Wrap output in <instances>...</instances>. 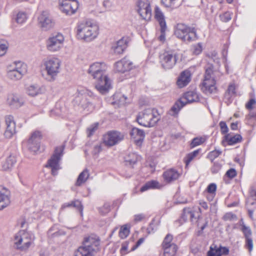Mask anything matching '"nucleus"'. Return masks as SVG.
I'll return each instance as SVG.
<instances>
[{"label":"nucleus","mask_w":256,"mask_h":256,"mask_svg":"<svg viewBox=\"0 0 256 256\" xmlns=\"http://www.w3.org/2000/svg\"><path fill=\"white\" fill-rule=\"evenodd\" d=\"M76 36L78 40L90 42L95 40L99 34L98 26L91 20H83L77 24Z\"/></svg>","instance_id":"obj_1"},{"label":"nucleus","mask_w":256,"mask_h":256,"mask_svg":"<svg viewBox=\"0 0 256 256\" xmlns=\"http://www.w3.org/2000/svg\"><path fill=\"white\" fill-rule=\"evenodd\" d=\"M95 98L96 96L93 92L88 90L84 88L78 90V94L74 100V104L84 110H87V111H90L94 108L92 100Z\"/></svg>","instance_id":"obj_2"},{"label":"nucleus","mask_w":256,"mask_h":256,"mask_svg":"<svg viewBox=\"0 0 256 256\" xmlns=\"http://www.w3.org/2000/svg\"><path fill=\"white\" fill-rule=\"evenodd\" d=\"M160 118V115L156 109L147 108L138 114L136 120L140 125L151 127L154 126Z\"/></svg>","instance_id":"obj_3"},{"label":"nucleus","mask_w":256,"mask_h":256,"mask_svg":"<svg viewBox=\"0 0 256 256\" xmlns=\"http://www.w3.org/2000/svg\"><path fill=\"white\" fill-rule=\"evenodd\" d=\"M27 72V65L21 61H15L6 67V78L13 82L22 78Z\"/></svg>","instance_id":"obj_4"},{"label":"nucleus","mask_w":256,"mask_h":256,"mask_svg":"<svg viewBox=\"0 0 256 256\" xmlns=\"http://www.w3.org/2000/svg\"><path fill=\"white\" fill-rule=\"evenodd\" d=\"M34 235L25 230H20L14 238V246L20 251H26L34 243Z\"/></svg>","instance_id":"obj_5"},{"label":"nucleus","mask_w":256,"mask_h":256,"mask_svg":"<svg viewBox=\"0 0 256 256\" xmlns=\"http://www.w3.org/2000/svg\"><path fill=\"white\" fill-rule=\"evenodd\" d=\"M61 60L55 57L48 58L44 62L46 72V80L48 82H54L60 71Z\"/></svg>","instance_id":"obj_6"},{"label":"nucleus","mask_w":256,"mask_h":256,"mask_svg":"<svg viewBox=\"0 0 256 256\" xmlns=\"http://www.w3.org/2000/svg\"><path fill=\"white\" fill-rule=\"evenodd\" d=\"M178 53L172 50L162 52L159 54V63L160 67L164 70L172 68L178 60Z\"/></svg>","instance_id":"obj_7"},{"label":"nucleus","mask_w":256,"mask_h":256,"mask_svg":"<svg viewBox=\"0 0 256 256\" xmlns=\"http://www.w3.org/2000/svg\"><path fill=\"white\" fill-rule=\"evenodd\" d=\"M83 244L76 252L75 256H93L99 250V242L92 238H86Z\"/></svg>","instance_id":"obj_8"},{"label":"nucleus","mask_w":256,"mask_h":256,"mask_svg":"<svg viewBox=\"0 0 256 256\" xmlns=\"http://www.w3.org/2000/svg\"><path fill=\"white\" fill-rule=\"evenodd\" d=\"M175 36L183 42H190L198 38L194 28H190L183 24H178L174 30Z\"/></svg>","instance_id":"obj_9"},{"label":"nucleus","mask_w":256,"mask_h":256,"mask_svg":"<svg viewBox=\"0 0 256 256\" xmlns=\"http://www.w3.org/2000/svg\"><path fill=\"white\" fill-rule=\"evenodd\" d=\"M212 66H208L206 68L204 80L201 88L202 91L206 94L214 93L216 90L215 80L212 76Z\"/></svg>","instance_id":"obj_10"},{"label":"nucleus","mask_w":256,"mask_h":256,"mask_svg":"<svg viewBox=\"0 0 256 256\" xmlns=\"http://www.w3.org/2000/svg\"><path fill=\"white\" fill-rule=\"evenodd\" d=\"M64 150V146L56 148L54 154L46 166V167L51 169V172L53 176H56L58 174V171L60 168L59 162L62 156Z\"/></svg>","instance_id":"obj_11"},{"label":"nucleus","mask_w":256,"mask_h":256,"mask_svg":"<svg viewBox=\"0 0 256 256\" xmlns=\"http://www.w3.org/2000/svg\"><path fill=\"white\" fill-rule=\"evenodd\" d=\"M38 24L43 31H48L53 28L55 26V21L47 10L42 11L37 18Z\"/></svg>","instance_id":"obj_12"},{"label":"nucleus","mask_w":256,"mask_h":256,"mask_svg":"<svg viewBox=\"0 0 256 256\" xmlns=\"http://www.w3.org/2000/svg\"><path fill=\"white\" fill-rule=\"evenodd\" d=\"M64 40V38L62 34H52L46 41V48L51 52L59 51L63 47Z\"/></svg>","instance_id":"obj_13"},{"label":"nucleus","mask_w":256,"mask_h":256,"mask_svg":"<svg viewBox=\"0 0 256 256\" xmlns=\"http://www.w3.org/2000/svg\"><path fill=\"white\" fill-rule=\"evenodd\" d=\"M124 134L117 130H110L103 136L104 144L108 147L115 146L124 139Z\"/></svg>","instance_id":"obj_14"},{"label":"nucleus","mask_w":256,"mask_h":256,"mask_svg":"<svg viewBox=\"0 0 256 256\" xmlns=\"http://www.w3.org/2000/svg\"><path fill=\"white\" fill-rule=\"evenodd\" d=\"M94 86L101 94H106L112 88V80L108 74L94 80Z\"/></svg>","instance_id":"obj_15"},{"label":"nucleus","mask_w":256,"mask_h":256,"mask_svg":"<svg viewBox=\"0 0 256 256\" xmlns=\"http://www.w3.org/2000/svg\"><path fill=\"white\" fill-rule=\"evenodd\" d=\"M107 66L104 62H94L90 64L88 73L94 80L100 78L106 74Z\"/></svg>","instance_id":"obj_16"},{"label":"nucleus","mask_w":256,"mask_h":256,"mask_svg":"<svg viewBox=\"0 0 256 256\" xmlns=\"http://www.w3.org/2000/svg\"><path fill=\"white\" fill-rule=\"evenodd\" d=\"M138 11L140 16L146 20H150L152 16L150 4L148 0H138Z\"/></svg>","instance_id":"obj_17"},{"label":"nucleus","mask_w":256,"mask_h":256,"mask_svg":"<svg viewBox=\"0 0 256 256\" xmlns=\"http://www.w3.org/2000/svg\"><path fill=\"white\" fill-rule=\"evenodd\" d=\"M78 5L77 0H62L60 9L66 14L72 15L77 10Z\"/></svg>","instance_id":"obj_18"},{"label":"nucleus","mask_w":256,"mask_h":256,"mask_svg":"<svg viewBox=\"0 0 256 256\" xmlns=\"http://www.w3.org/2000/svg\"><path fill=\"white\" fill-rule=\"evenodd\" d=\"M42 138L40 132L36 130L33 132L27 142L28 150L34 152H37L40 148V140Z\"/></svg>","instance_id":"obj_19"},{"label":"nucleus","mask_w":256,"mask_h":256,"mask_svg":"<svg viewBox=\"0 0 256 256\" xmlns=\"http://www.w3.org/2000/svg\"><path fill=\"white\" fill-rule=\"evenodd\" d=\"M6 104L13 110H17L22 106L24 103L22 97L16 94L11 93L8 94Z\"/></svg>","instance_id":"obj_20"},{"label":"nucleus","mask_w":256,"mask_h":256,"mask_svg":"<svg viewBox=\"0 0 256 256\" xmlns=\"http://www.w3.org/2000/svg\"><path fill=\"white\" fill-rule=\"evenodd\" d=\"M6 126L4 135L8 138H11L16 132V123L14 116L12 115L6 116L4 118Z\"/></svg>","instance_id":"obj_21"},{"label":"nucleus","mask_w":256,"mask_h":256,"mask_svg":"<svg viewBox=\"0 0 256 256\" xmlns=\"http://www.w3.org/2000/svg\"><path fill=\"white\" fill-rule=\"evenodd\" d=\"M132 66V63L126 58H124L116 62L114 70L116 72L124 73L130 70Z\"/></svg>","instance_id":"obj_22"},{"label":"nucleus","mask_w":256,"mask_h":256,"mask_svg":"<svg viewBox=\"0 0 256 256\" xmlns=\"http://www.w3.org/2000/svg\"><path fill=\"white\" fill-rule=\"evenodd\" d=\"M10 191L4 188L0 187V210H2L10 205Z\"/></svg>","instance_id":"obj_23"},{"label":"nucleus","mask_w":256,"mask_h":256,"mask_svg":"<svg viewBox=\"0 0 256 256\" xmlns=\"http://www.w3.org/2000/svg\"><path fill=\"white\" fill-rule=\"evenodd\" d=\"M46 88L38 84H32L26 88V93L31 96H36L46 92Z\"/></svg>","instance_id":"obj_24"},{"label":"nucleus","mask_w":256,"mask_h":256,"mask_svg":"<svg viewBox=\"0 0 256 256\" xmlns=\"http://www.w3.org/2000/svg\"><path fill=\"white\" fill-rule=\"evenodd\" d=\"M191 80V73L188 70L182 72L178 76L176 84L178 88H182L187 86Z\"/></svg>","instance_id":"obj_25"},{"label":"nucleus","mask_w":256,"mask_h":256,"mask_svg":"<svg viewBox=\"0 0 256 256\" xmlns=\"http://www.w3.org/2000/svg\"><path fill=\"white\" fill-rule=\"evenodd\" d=\"M130 134L137 145H140L145 138L144 132L136 128L132 129Z\"/></svg>","instance_id":"obj_26"},{"label":"nucleus","mask_w":256,"mask_h":256,"mask_svg":"<svg viewBox=\"0 0 256 256\" xmlns=\"http://www.w3.org/2000/svg\"><path fill=\"white\" fill-rule=\"evenodd\" d=\"M229 250L226 247H222L214 245L210 247L208 252V256H222V254L226 255L228 254Z\"/></svg>","instance_id":"obj_27"},{"label":"nucleus","mask_w":256,"mask_h":256,"mask_svg":"<svg viewBox=\"0 0 256 256\" xmlns=\"http://www.w3.org/2000/svg\"><path fill=\"white\" fill-rule=\"evenodd\" d=\"M16 162V158L14 156L10 155L2 163V168L4 171L10 170Z\"/></svg>","instance_id":"obj_28"},{"label":"nucleus","mask_w":256,"mask_h":256,"mask_svg":"<svg viewBox=\"0 0 256 256\" xmlns=\"http://www.w3.org/2000/svg\"><path fill=\"white\" fill-rule=\"evenodd\" d=\"M127 47L126 40L122 38L118 40L112 46V49L114 54H122Z\"/></svg>","instance_id":"obj_29"},{"label":"nucleus","mask_w":256,"mask_h":256,"mask_svg":"<svg viewBox=\"0 0 256 256\" xmlns=\"http://www.w3.org/2000/svg\"><path fill=\"white\" fill-rule=\"evenodd\" d=\"M163 176L166 182H170L178 179L180 176V174L176 170L172 168L166 171L163 174Z\"/></svg>","instance_id":"obj_30"},{"label":"nucleus","mask_w":256,"mask_h":256,"mask_svg":"<svg viewBox=\"0 0 256 256\" xmlns=\"http://www.w3.org/2000/svg\"><path fill=\"white\" fill-rule=\"evenodd\" d=\"M180 100L186 102V104L187 103H191L198 101L199 98L196 92L194 91H190L186 92Z\"/></svg>","instance_id":"obj_31"},{"label":"nucleus","mask_w":256,"mask_h":256,"mask_svg":"<svg viewBox=\"0 0 256 256\" xmlns=\"http://www.w3.org/2000/svg\"><path fill=\"white\" fill-rule=\"evenodd\" d=\"M162 187V185L160 184L158 181L152 180L146 182V184L140 188V192H144L150 189H158Z\"/></svg>","instance_id":"obj_32"},{"label":"nucleus","mask_w":256,"mask_h":256,"mask_svg":"<svg viewBox=\"0 0 256 256\" xmlns=\"http://www.w3.org/2000/svg\"><path fill=\"white\" fill-rule=\"evenodd\" d=\"M236 94V85L231 83L228 85V88L224 94V99L228 103L232 102V98Z\"/></svg>","instance_id":"obj_33"},{"label":"nucleus","mask_w":256,"mask_h":256,"mask_svg":"<svg viewBox=\"0 0 256 256\" xmlns=\"http://www.w3.org/2000/svg\"><path fill=\"white\" fill-rule=\"evenodd\" d=\"M154 17L158 22L160 26H166L164 16L158 6H156L154 9Z\"/></svg>","instance_id":"obj_34"},{"label":"nucleus","mask_w":256,"mask_h":256,"mask_svg":"<svg viewBox=\"0 0 256 256\" xmlns=\"http://www.w3.org/2000/svg\"><path fill=\"white\" fill-rule=\"evenodd\" d=\"M90 176L88 171L87 169L84 170L80 174H79L77 180L76 182V186H80L83 184H84L88 178Z\"/></svg>","instance_id":"obj_35"},{"label":"nucleus","mask_w":256,"mask_h":256,"mask_svg":"<svg viewBox=\"0 0 256 256\" xmlns=\"http://www.w3.org/2000/svg\"><path fill=\"white\" fill-rule=\"evenodd\" d=\"M186 104V102L180 99L176 102L170 109V114L172 115L177 114L180 110Z\"/></svg>","instance_id":"obj_36"},{"label":"nucleus","mask_w":256,"mask_h":256,"mask_svg":"<svg viewBox=\"0 0 256 256\" xmlns=\"http://www.w3.org/2000/svg\"><path fill=\"white\" fill-rule=\"evenodd\" d=\"M162 250H164V256H174L177 252L178 246L176 244H172L162 248Z\"/></svg>","instance_id":"obj_37"},{"label":"nucleus","mask_w":256,"mask_h":256,"mask_svg":"<svg viewBox=\"0 0 256 256\" xmlns=\"http://www.w3.org/2000/svg\"><path fill=\"white\" fill-rule=\"evenodd\" d=\"M224 139L229 145H233L240 142L242 140V136L240 134H236L233 136H230L229 134H226L224 136Z\"/></svg>","instance_id":"obj_38"},{"label":"nucleus","mask_w":256,"mask_h":256,"mask_svg":"<svg viewBox=\"0 0 256 256\" xmlns=\"http://www.w3.org/2000/svg\"><path fill=\"white\" fill-rule=\"evenodd\" d=\"M138 156L134 153L130 154L126 159V164L130 166H133L138 160Z\"/></svg>","instance_id":"obj_39"},{"label":"nucleus","mask_w":256,"mask_h":256,"mask_svg":"<svg viewBox=\"0 0 256 256\" xmlns=\"http://www.w3.org/2000/svg\"><path fill=\"white\" fill-rule=\"evenodd\" d=\"M198 152L199 150H196L186 155V156L184 158V162L186 166L189 164L190 162L198 154Z\"/></svg>","instance_id":"obj_40"},{"label":"nucleus","mask_w":256,"mask_h":256,"mask_svg":"<svg viewBox=\"0 0 256 256\" xmlns=\"http://www.w3.org/2000/svg\"><path fill=\"white\" fill-rule=\"evenodd\" d=\"M172 236L170 234H168L164 238L162 244V248H164L172 244H175L174 243L172 242Z\"/></svg>","instance_id":"obj_41"},{"label":"nucleus","mask_w":256,"mask_h":256,"mask_svg":"<svg viewBox=\"0 0 256 256\" xmlns=\"http://www.w3.org/2000/svg\"><path fill=\"white\" fill-rule=\"evenodd\" d=\"M205 138L202 137H196L192 139L190 147L194 148L200 145L205 142Z\"/></svg>","instance_id":"obj_42"},{"label":"nucleus","mask_w":256,"mask_h":256,"mask_svg":"<svg viewBox=\"0 0 256 256\" xmlns=\"http://www.w3.org/2000/svg\"><path fill=\"white\" fill-rule=\"evenodd\" d=\"M27 18L26 14L24 12H18L16 16V21L18 24H23Z\"/></svg>","instance_id":"obj_43"},{"label":"nucleus","mask_w":256,"mask_h":256,"mask_svg":"<svg viewBox=\"0 0 256 256\" xmlns=\"http://www.w3.org/2000/svg\"><path fill=\"white\" fill-rule=\"evenodd\" d=\"M202 44L200 43L194 44L192 47V51L194 54L198 55L202 52Z\"/></svg>","instance_id":"obj_44"},{"label":"nucleus","mask_w":256,"mask_h":256,"mask_svg":"<svg viewBox=\"0 0 256 256\" xmlns=\"http://www.w3.org/2000/svg\"><path fill=\"white\" fill-rule=\"evenodd\" d=\"M222 154L220 150H215L209 152L208 157L212 162L216 158H218Z\"/></svg>","instance_id":"obj_45"},{"label":"nucleus","mask_w":256,"mask_h":256,"mask_svg":"<svg viewBox=\"0 0 256 256\" xmlns=\"http://www.w3.org/2000/svg\"><path fill=\"white\" fill-rule=\"evenodd\" d=\"M130 234L129 229L126 226H122L119 232V236L121 238H126Z\"/></svg>","instance_id":"obj_46"},{"label":"nucleus","mask_w":256,"mask_h":256,"mask_svg":"<svg viewBox=\"0 0 256 256\" xmlns=\"http://www.w3.org/2000/svg\"><path fill=\"white\" fill-rule=\"evenodd\" d=\"M160 27V34L158 36V40L162 42L166 40V26H161Z\"/></svg>","instance_id":"obj_47"},{"label":"nucleus","mask_w":256,"mask_h":256,"mask_svg":"<svg viewBox=\"0 0 256 256\" xmlns=\"http://www.w3.org/2000/svg\"><path fill=\"white\" fill-rule=\"evenodd\" d=\"M180 0H162V3L166 7H173L175 4Z\"/></svg>","instance_id":"obj_48"},{"label":"nucleus","mask_w":256,"mask_h":256,"mask_svg":"<svg viewBox=\"0 0 256 256\" xmlns=\"http://www.w3.org/2000/svg\"><path fill=\"white\" fill-rule=\"evenodd\" d=\"M241 230L244 233L246 238H250L252 234V232L250 228L246 226L244 224H242L241 228Z\"/></svg>","instance_id":"obj_49"},{"label":"nucleus","mask_w":256,"mask_h":256,"mask_svg":"<svg viewBox=\"0 0 256 256\" xmlns=\"http://www.w3.org/2000/svg\"><path fill=\"white\" fill-rule=\"evenodd\" d=\"M216 185L214 183H212L208 186L206 190V194H216Z\"/></svg>","instance_id":"obj_50"},{"label":"nucleus","mask_w":256,"mask_h":256,"mask_svg":"<svg viewBox=\"0 0 256 256\" xmlns=\"http://www.w3.org/2000/svg\"><path fill=\"white\" fill-rule=\"evenodd\" d=\"M231 15L232 14L230 12H227L224 13L222 14H220V18L222 21L224 22H227L231 19V18H232Z\"/></svg>","instance_id":"obj_51"},{"label":"nucleus","mask_w":256,"mask_h":256,"mask_svg":"<svg viewBox=\"0 0 256 256\" xmlns=\"http://www.w3.org/2000/svg\"><path fill=\"white\" fill-rule=\"evenodd\" d=\"M221 168L222 165L220 164L214 162L211 168V172L212 174L218 173L221 169Z\"/></svg>","instance_id":"obj_52"},{"label":"nucleus","mask_w":256,"mask_h":256,"mask_svg":"<svg viewBox=\"0 0 256 256\" xmlns=\"http://www.w3.org/2000/svg\"><path fill=\"white\" fill-rule=\"evenodd\" d=\"M188 215L189 219L192 221V219L194 217V212L190 210V208H184V216Z\"/></svg>","instance_id":"obj_53"},{"label":"nucleus","mask_w":256,"mask_h":256,"mask_svg":"<svg viewBox=\"0 0 256 256\" xmlns=\"http://www.w3.org/2000/svg\"><path fill=\"white\" fill-rule=\"evenodd\" d=\"M98 128V124H94L87 129L88 136H90Z\"/></svg>","instance_id":"obj_54"},{"label":"nucleus","mask_w":256,"mask_h":256,"mask_svg":"<svg viewBox=\"0 0 256 256\" xmlns=\"http://www.w3.org/2000/svg\"><path fill=\"white\" fill-rule=\"evenodd\" d=\"M221 132L222 134H226L228 130V127L224 122H220L219 124Z\"/></svg>","instance_id":"obj_55"},{"label":"nucleus","mask_w":256,"mask_h":256,"mask_svg":"<svg viewBox=\"0 0 256 256\" xmlns=\"http://www.w3.org/2000/svg\"><path fill=\"white\" fill-rule=\"evenodd\" d=\"M73 206L74 207H76L81 210L82 209V206L81 204V202L80 201L78 200L72 202L70 203H68L66 206Z\"/></svg>","instance_id":"obj_56"},{"label":"nucleus","mask_w":256,"mask_h":256,"mask_svg":"<svg viewBox=\"0 0 256 256\" xmlns=\"http://www.w3.org/2000/svg\"><path fill=\"white\" fill-rule=\"evenodd\" d=\"M226 175L230 178H232L236 176V172L234 169L230 168L226 172Z\"/></svg>","instance_id":"obj_57"},{"label":"nucleus","mask_w":256,"mask_h":256,"mask_svg":"<svg viewBox=\"0 0 256 256\" xmlns=\"http://www.w3.org/2000/svg\"><path fill=\"white\" fill-rule=\"evenodd\" d=\"M246 246L250 252H251L253 248V242L252 238H246Z\"/></svg>","instance_id":"obj_58"},{"label":"nucleus","mask_w":256,"mask_h":256,"mask_svg":"<svg viewBox=\"0 0 256 256\" xmlns=\"http://www.w3.org/2000/svg\"><path fill=\"white\" fill-rule=\"evenodd\" d=\"M8 49V46L6 44L0 43V56L5 54Z\"/></svg>","instance_id":"obj_59"},{"label":"nucleus","mask_w":256,"mask_h":256,"mask_svg":"<svg viewBox=\"0 0 256 256\" xmlns=\"http://www.w3.org/2000/svg\"><path fill=\"white\" fill-rule=\"evenodd\" d=\"M236 218V216L231 212L226 213L223 217L224 220H231Z\"/></svg>","instance_id":"obj_60"},{"label":"nucleus","mask_w":256,"mask_h":256,"mask_svg":"<svg viewBox=\"0 0 256 256\" xmlns=\"http://www.w3.org/2000/svg\"><path fill=\"white\" fill-rule=\"evenodd\" d=\"M102 150V146L100 144H98L94 146L93 150L94 154H98Z\"/></svg>","instance_id":"obj_61"},{"label":"nucleus","mask_w":256,"mask_h":256,"mask_svg":"<svg viewBox=\"0 0 256 256\" xmlns=\"http://www.w3.org/2000/svg\"><path fill=\"white\" fill-rule=\"evenodd\" d=\"M256 103L255 100L250 99L248 102L246 104V107L248 110H251L252 108V106Z\"/></svg>","instance_id":"obj_62"},{"label":"nucleus","mask_w":256,"mask_h":256,"mask_svg":"<svg viewBox=\"0 0 256 256\" xmlns=\"http://www.w3.org/2000/svg\"><path fill=\"white\" fill-rule=\"evenodd\" d=\"M110 210V205L108 204H105L104 206L100 208V212L104 214L107 213Z\"/></svg>","instance_id":"obj_63"},{"label":"nucleus","mask_w":256,"mask_h":256,"mask_svg":"<svg viewBox=\"0 0 256 256\" xmlns=\"http://www.w3.org/2000/svg\"><path fill=\"white\" fill-rule=\"evenodd\" d=\"M102 5L107 10L110 9L112 6V2L110 0H104L103 2Z\"/></svg>","instance_id":"obj_64"}]
</instances>
